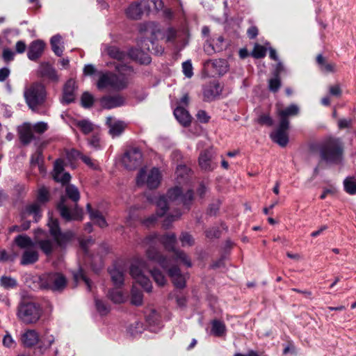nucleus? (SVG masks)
<instances>
[{"label": "nucleus", "instance_id": "obj_22", "mask_svg": "<svg viewBox=\"0 0 356 356\" xmlns=\"http://www.w3.org/2000/svg\"><path fill=\"white\" fill-rule=\"evenodd\" d=\"M277 114L280 118V122L284 121L289 125L288 117L297 115L299 113V107L296 104H291L289 107L282 108L279 104L276 106Z\"/></svg>", "mask_w": 356, "mask_h": 356}, {"label": "nucleus", "instance_id": "obj_53", "mask_svg": "<svg viewBox=\"0 0 356 356\" xmlns=\"http://www.w3.org/2000/svg\"><path fill=\"white\" fill-rule=\"evenodd\" d=\"M95 306L97 310L101 315H106L109 312L108 307L102 300L96 299Z\"/></svg>", "mask_w": 356, "mask_h": 356}, {"label": "nucleus", "instance_id": "obj_8", "mask_svg": "<svg viewBox=\"0 0 356 356\" xmlns=\"http://www.w3.org/2000/svg\"><path fill=\"white\" fill-rule=\"evenodd\" d=\"M343 148L339 140H331L321 150L322 160L327 163L338 164L342 160Z\"/></svg>", "mask_w": 356, "mask_h": 356}, {"label": "nucleus", "instance_id": "obj_34", "mask_svg": "<svg viewBox=\"0 0 356 356\" xmlns=\"http://www.w3.org/2000/svg\"><path fill=\"white\" fill-rule=\"evenodd\" d=\"M87 210L89 212L90 218L92 221L99 227L104 228L107 226L106 221L102 213L96 210H93L91 208L90 204H87Z\"/></svg>", "mask_w": 356, "mask_h": 356}, {"label": "nucleus", "instance_id": "obj_2", "mask_svg": "<svg viewBox=\"0 0 356 356\" xmlns=\"http://www.w3.org/2000/svg\"><path fill=\"white\" fill-rule=\"evenodd\" d=\"M118 74L111 72L99 74L97 87L99 90L110 88L115 90H123L128 86L129 78L131 74L132 68L128 65L115 64Z\"/></svg>", "mask_w": 356, "mask_h": 356}, {"label": "nucleus", "instance_id": "obj_18", "mask_svg": "<svg viewBox=\"0 0 356 356\" xmlns=\"http://www.w3.org/2000/svg\"><path fill=\"white\" fill-rule=\"evenodd\" d=\"M20 340L24 347L31 348L38 343L40 335L35 330L28 329L21 334Z\"/></svg>", "mask_w": 356, "mask_h": 356}, {"label": "nucleus", "instance_id": "obj_3", "mask_svg": "<svg viewBox=\"0 0 356 356\" xmlns=\"http://www.w3.org/2000/svg\"><path fill=\"white\" fill-rule=\"evenodd\" d=\"M193 191L188 190L187 193L182 195V191L179 186H175L168 191L167 197L160 196L156 201L157 211L156 215H152L143 221L146 226H150L157 219V217L163 216L168 209V200L170 201L180 200L184 205H188L193 200Z\"/></svg>", "mask_w": 356, "mask_h": 356}, {"label": "nucleus", "instance_id": "obj_33", "mask_svg": "<svg viewBox=\"0 0 356 356\" xmlns=\"http://www.w3.org/2000/svg\"><path fill=\"white\" fill-rule=\"evenodd\" d=\"M19 138L21 141L27 144L33 138V129L31 124L25 123L19 129Z\"/></svg>", "mask_w": 356, "mask_h": 356}, {"label": "nucleus", "instance_id": "obj_19", "mask_svg": "<svg viewBox=\"0 0 356 356\" xmlns=\"http://www.w3.org/2000/svg\"><path fill=\"white\" fill-rule=\"evenodd\" d=\"M144 10H147L144 8L143 0L140 2H133L125 10L127 17L131 19H139L142 17Z\"/></svg>", "mask_w": 356, "mask_h": 356}, {"label": "nucleus", "instance_id": "obj_23", "mask_svg": "<svg viewBox=\"0 0 356 356\" xmlns=\"http://www.w3.org/2000/svg\"><path fill=\"white\" fill-rule=\"evenodd\" d=\"M213 154L210 150L202 152L199 156V165L205 171L214 170L217 165L213 162Z\"/></svg>", "mask_w": 356, "mask_h": 356}, {"label": "nucleus", "instance_id": "obj_36", "mask_svg": "<svg viewBox=\"0 0 356 356\" xmlns=\"http://www.w3.org/2000/svg\"><path fill=\"white\" fill-rule=\"evenodd\" d=\"M31 165L32 168L38 167L39 172L41 174H44L46 169L42 164V152L38 149L32 156L31 159Z\"/></svg>", "mask_w": 356, "mask_h": 356}, {"label": "nucleus", "instance_id": "obj_37", "mask_svg": "<svg viewBox=\"0 0 356 356\" xmlns=\"http://www.w3.org/2000/svg\"><path fill=\"white\" fill-rule=\"evenodd\" d=\"M51 45L53 51L56 55L60 56L62 55L64 47L62 42V38L59 35L53 36L51 39Z\"/></svg>", "mask_w": 356, "mask_h": 356}, {"label": "nucleus", "instance_id": "obj_49", "mask_svg": "<svg viewBox=\"0 0 356 356\" xmlns=\"http://www.w3.org/2000/svg\"><path fill=\"white\" fill-rule=\"evenodd\" d=\"M179 240L183 247H189L194 244L193 236L187 232H183L179 237Z\"/></svg>", "mask_w": 356, "mask_h": 356}, {"label": "nucleus", "instance_id": "obj_59", "mask_svg": "<svg viewBox=\"0 0 356 356\" xmlns=\"http://www.w3.org/2000/svg\"><path fill=\"white\" fill-rule=\"evenodd\" d=\"M188 169L184 165H179L177 168L176 175L177 176V179H184L186 175H188Z\"/></svg>", "mask_w": 356, "mask_h": 356}, {"label": "nucleus", "instance_id": "obj_45", "mask_svg": "<svg viewBox=\"0 0 356 356\" xmlns=\"http://www.w3.org/2000/svg\"><path fill=\"white\" fill-rule=\"evenodd\" d=\"M143 3L144 4V8L147 11H149L152 6L157 11L163 8V2L162 0H143Z\"/></svg>", "mask_w": 356, "mask_h": 356}, {"label": "nucleus", "instance_id": "obj_9", "mask_svg": "<svg viewBox=\"0 0 356 356\" xmlns=\"http://www.w3.org/2000/svg\"><path fill=\"white\" fill-rule=\"evenodd\" d=\"M24 97L29 108L34 110L45 101L46 91L44 86L38 83L31 84L26 88Z\"/></svg>", "mask_w": 356, "mask_h": 356}, {"label": "nucleus", "instance_id": "obj_13", "mask_svg": "<svg viewBox=\"0 0 356 356\" xmlns=\"http://www.w3.org/2000/svg\"><path fill=\"white\" fill-rule=\"evenodd\" d=\"M204 70L209 76L222 75L227 71V63L224 59L209 60L204 62Z\"/></svg>", "mask_w": 356, "mask_h": 356}, {"label": "nucleus", "instance_id": "obj_50", "mask_svg": "<svg viewBox=\"0 0 356 356\" xmlns=\"http://www.w3.org/2000/svg\"><path fill=\"white\" fill-rule=\"evenodd\" d=\"M266 49L259 44H256L252 51V56L256 58H263L266 56Z\"/></svg>", "mask_w": 356, "mask_h": 356}, {"label": "nucleus", "instance_id": "obj_64", "mask_svg": "<svg viewBox=\"0 0 356 356\" xmlns=\"http://www.w3.org/2000/svg\"><path fill=\"white\" fill-rule=\"evenodd\" d=\"M196 117L197 120L202 123H206L209 122L210 119V117L208 115V114L202 110H200L197 112Z\"/></svg>", "mask_w": 356, "mask_h": 356}, {"label": "nucleus", "instance_id": "obj_5", "mask_svg": "<svg viewBox=\"0 0 356 356\" xmlns=\"http://www.w3.org/2000/svg\"><path fill=\"white\" fill-rule=\"evenodd\" d=\"M104 51L106 52L111 58L117 60L118 62H122L121 64L122 65H127L126 63H123V62L126 61L129 58L136 60L142 64H148L151 61L149 55L138 49H131L129 51V55H127L123 51H120V49L116 47H106Z\"/></svg>", "mask_w": 356, "mask_h": 356}, {"label": "nucleus", "instance_id": "obj_32", "mask_svg": "<svg viewBox=\"0 0 356 356\" xmlns=\"http://www.w3.org/2000/svg\"><path fill=\"white\" fill-rule=\"evenodd\" d=\"M316 63L320 70L324 73H333L336 71V65L327 60L322 55L319 54L316 57Z\"/></svg>", "mask_w": 356, "mask_h": 356}, {"label": "nucleus", "instance_id": "obj_56", "mask_svg": "<svg viewBox=\"0 0 356 356\" xmlns=\"http://www.w3.org/2000/svg\"><path fill=\"white\" fill-rule=\"evenodd\" d=\"M81 103L83 106L87 108L93 104V97L88 92H84L81 97Z\"/></svg>", "mask_w": 356, "mask_h": 356}, {"label": "nucleus", "instance_id": "obj_6", "mask_svg": "<svg viewBox=\"0 0 356 356\" xmlns=\"http://www.w3.org/2000/svg\"><path fill=\"white\" fill-rule=\"evenodd\" d=\"M162 174L157 168H142L136 177V184L149 189L156 188L161 184Z\"/></svg>", "mask_w": 356, "mask_h": 356}, {"label": "nucleus", "instance_id": "obj_27", "mask_svg": "<svg viewBox=\"0 0 356 356\" xmlns=\"http://www.w3.org/2000/svg\"><path fill=\"white\" fill-rule=\"evenodd\" d=\"M223 41L224 38L222 36H218L216 38H213L211 41L207 40L204 46V51L207 54L211 55L215 52L222 51L223 48Z\"/></svg>", "mask_w": 356, "mask_h": 356}, {"label": "nucleus", "instance_id": "obj_62", "mask_svg": "<svg viewBox=\"0 0 356 356\" xmlns=\"http://www.w3.org/2000/svg\"><path fill=\"white\" fill-rule=\"evenodd\" d=\"M353 120L351 118H341L338 120V127L339 129L348 128L351 126Z\"/></svg>", "mask_w": 356, "mask_h": 356}, {"label": "nucleus", "instance_id": "obj_14", "mask_svg": "<svg viewBox=\"0 0 356 356\" xmlns=\"http://www.w3.org/2000/svg\"><path fill=\"white\" fill-rule=\"evenodd\" d=\"M122 161L127 169H134L142 161V153L138 148H131L125 152Z\"/></svg>", "mask_w": 356, "mask_h": 356}, {"label": "nucleus", "instance_id": "obj_21", "mask_svg": "<svg viewBox=\"0 0 356 356\" xmlns=\"http://www.w3.org/2000/svg\"><path fill=\"white\" fill-rule=\"evenodd\" d=\"M54 178L63 184H67L70 181L71 176L68 172H64V165L62 160H57L54 163Z\"/></svg>", "mask_w": 356, "mask_h": 356}, {"label": "nucleus", "instance_id": "obj_58", "mask_svg": "<svg viewBox=\"0 0 356 356\" xmlns=\"http://www.w3.org/2000/svg\"><path fill=\"white\" fill-rule=\"evenodd\" d=\"M33 131L38 134H42L48 129V124L44 122H39L35 123L32 127Z\"/></svg>", "mask_w": 356, "mask_h": 356}, {"label": "nucleus", "instance_id": "obj_46", "mask_svg": "<svg viewBox=\"0 0 356 356\" xmlns=\"http://www.w3.org/2000/svg\"><path fill=\"white\" fill-rule=\"evenodd\" d=\"M149 273H151L154 282L159 285V286H164L166 283V279L164 275L158 269L154 268L153 270H150Z\"/></svg>", "mask_w": 356, "mask_h": 356}, {"label": "nucleus", "instance_id": "obj_1", "mask_svg": "<svg viewBox=\"0 0 356 356\" xmlns=\"http://www.w3.org/2000/svg\"><path fill=\"white\" fill-rule=\"evenodd\" d=\"M176 236L174 234H167L162 236H159L154 233L148 235L144 239L143 243L146 245H149V248L146 250V256L147 259L158 263L165 270L168 272V274L171 278L174 285L177 288L181 289L185 286V275L181 273L178 267L172 264V260L163 257L154 246L157 241L161 242L167 250L174 251V261L179 262L187 267H191V262L188 255L182 250H175L174 246L176 243Z\"/></svg>", "mask_w": 356, "mask_h": 356}, {"label": "nucleus", "instance_id": "obj_16", "mask_svg": "<svg viewBox=\"0 0 356 356\" xmlns=\"http://www.w3.org/2000/svg\"><path fill=\"white\" fill-rule=\"evenodd\" d=\"M140 33L146 36L150 35L152 39H157L161 35V30L159 25L154 22H146L139 25Z\"/></svg>", "mask_w": 356, "mask_h": 356}, {"label": "nucleus", "instance_id": "obj_63", "mask_svg": "<svg viewBox=\"0 0 356 356\" xmlns=\"http://www.w3.org/2000/svg\"><path fill=\"white\" fill-rule=\"evenodd\" d=\"M2 57L6 62H10L14 59L15 53L10 49H4Z\"/></svg>", "mask_w": 356, "mask_h": 356}, {"label": "nucleus", "instance_id": "obj_44", "mask_svg": "<svg viewBox=\"0 0 356 356\" xmlns=\"http://www.w3.org/2000/svg\"><path fill=\"white\" fill-rule=\"evenodd\" d=\"M110 275L113 284L117 286H121L124 282V274L118 269L113 268L110 270Z\"/></svg>", "mask_w": 356, "mask_h": 356}, {"label": "nucleus", "instance_id": "obj_29", "mask_svg": "<svg viewBox=\"0 0 356 356\" xmlns=\"http://www.w3.org/2000/svg\"><path fill=\"white\" fill-rule=\"evenodd\" d=\"M39 254L38 250L34 248H29L24 250L21 259L22 265H29L36 262L38 260Z\"/></svg>", "mask_w": 356, "mask_h": 356}, {"label": "nucleus", "instance_id": "obj_61", "mask_svg": "<svg viewBox=\"0 0 356 356\" xmlns=\"http://www.w3.org/2000/svg\"><path fill=\"white\" fill-rule=\"evenodd\" d=\"M3 344L7 348H12L15 346V341L10 334H6L3 339Z\"/></svg>", "mask_w": 356, "mask_h": 356}, {"label": "nucleus", "instance_id": "obj_35", "mask_svg": "<svg viewBox=\"0 0 356 356\" xmlns=\"http://www.w3.org/2000/svg\"><path fill=\"white\" fill-rule=\"evenodd\" d=\"M14 241L20 249L24 250L34 248L36 243L30 237L24 234L16 236Z\"/></svg>", "mask_w": 356, "mask_h": 356}, {"label": "nucleus", "instance_id": "obj_12", "mask_svg": "<svg viewBox=\"0 0 356 356\" xmlns=\"http://www.w3.org/2000/svg\"><path fill=\"white\" fill-rule=\"evenodd\" d=\"M49 200V192L45 188H41L38 191L37 201L33 202L24 209L23 218H26L29 214H33L34 218L36 220V216L40 214L41 206Z\"/></svg>", "mask_w": 356, "mask_h": 356}, {"label": "nucleus", "instance_id": "obj_48", "mask_svg": "<svg viewBox=\"0 0 356 356\" xmlns=\"http://www.w3.org/2000/svg\"><path fill=\"white\" fill-rule=\"evenodd\" d=\"M74 280L76 282L82 280L85 284L87 286L88 290H91V282L90 280L86 276L83 270L80 269L77 273L74 275Z\"/></svg>", "mask_w": 356, "mask_h": 356}, {"label": "nucleus", "instance_id": "obj_43", "mask_svg": "<svg viewBox=\"0 0 356 356\" xmlns=\"http://www.w3.org/2000/svg\"><path fill=\"white\" fill-rule=\"evenodd\" d=\"M108 297L115 303H122L126 300V296L118 289L111 290L108 293Z\"/></svg>", "mask_w": 356, "mask_h": 356}, {"label": "nucleus", "instance_id": "obj_24", "mask_svg": "<svg viewBox=\"0 0 356 356\" xmlns=\"http://www.w3.org/2000/svg\"><path fill=\"white\" fill-rule=\"evenodd\" d=\"M124 103V99L120 95L105 96L100 99L101 106L106 109H111L120 106Z\"/></svg>", "mask_w": 356, "mask_h": 356}, {"label": "nucleus", "instance_id": "obj_17", "mask_svg": "<svg viewBox=\"0 0 356 356\" xmlns=\"http://www.w3.org/2000/svg\"><path fill=\"white\" fill-rule=\"evenodd\" d=\"M58 209L60 211V216L66 220L81 219V215L79 211H72L69 208L65 197H61V200L58 204Z\"/></svg>", "mask_w": 356, "mask_h": 356}, {"label": "nucleus", "instance_id": "obj_42", "mask_svg": "<svg viewBox=\"0 0 356 356\" xmlns=\"http://www.w3.org/2000/svg\"><path fill=\"white\" fill-rule=\"evenodd\" d=\"M67 196L74 202L76 203L80 198V193L78 188L72 184H68L65 187Z\"/></svg>", "mask_w": 356, "mask_h": 356}, {"label": "nucleus", "instance_id": "obj_52", "mask_svg": "<svg viewBox=\"0 0 356 356\" xmlns=\"http://www.w3.org/2000/svg\"><path fill=\"white\" fill-rule=\"evenodd\" d=\"M24 212V210L22 213V220L23 221V222L20 225L22 231L27 230L28 229H29L31 221V220H29L28 219L29 217L32 216L33 220H34L35 221H37L38 219L40 217V214H39L38 216H36V220H35L34 218V215L33 214H29V216H26V217L24 218H23Z\"/></svg>", "mask_w": 356, "mask_h": 356}, {"label": "nucleus", "instance_id": "obj_40", "mask_svg": "<svg viewBox=\"0 0 356 356\" xmlns=\"http://www.w3.org/2000/svg\"><path fill=\"white\" fill-rule=\"evenodd\" d=\"M211 333L216 337H221L225 334L226 327L224 323L214 320L211 323Z\"/></svg>", "mask_w": 356, "mask_h": 356}, {"label": "nucleus", "instance_id": "obj_60", "mask_svg": "<svg viewBox=\"0 0 356 356\" xmlns=\"http://www.w3.org/2000/svg\"><path fill=\"white\" fill-rule=\"evenodd\" d=\"M258 122L261 124H266L267 126H272L273 124V121L269 115L263 114L261 115L258 120Z\"/></svg>", "mask_w": 356, "mask_h": 356}, {"label": "nucleus", "instance_id": "obj_55", "mask_svg": "<svg viewBox=\"0 0 356 356\" xmlns=\"http://www.w3.org/2000/svg\"><path fill=\"white\" fill-rule=\"evenodd\" d=\"M281 86V81L279 76H275L274 78L269 80V89L272 92H277Z\"/></svg>", "mask_w": 356, "mask_h": 356}, {"label": "nucleus", "instance_id": "obj_11", "mask_svg": "<svg viewBox=\"0 0 356 356\" xmlns=\"http://www.w3.org/2000/svg\"><path fill=\"white\" fill-rule=\"evenodd\" d=\"M41 286L53 291L63 290L67 284L65 277L59 273L44 274L40 277Z\"/></svg>", "mask_w": 356, "mask_h": 356}, {"label": "nucleus", "instance_id": "obj_15", "mask_svg": "<svg viewBox=\"0 0 356 356\" xmlns=\"http://www.w3.org/2000/svg\"><path fill=\"white\" fill-rule=\"evenodd\" d=\"M289 125L284 121L280 122L277 129L270 134L271 139L281 147H285L289 142L288 129Z\"/></svg>", "mask_w": 356, "mask_h": 356}, {"label": "nucleus", "instance_id": "obj_54", "mask_svg": "<svg viewBox=\"0 0 356 356\" xmlns=\"http://www.w3.org/2000/svg\"><path fill=\"white\" fill-rule=\"evenodd\" d=\"M182 70L184 75L191 78L193 75V66L190 60L185 61L182 63Z\"/></svg>", "mask_w": 356, "mask_h": 356}, {"label": "nucleus", "instance_id": "obj_4", "mask_svg": "<svg viewBox=\"0 0 356 356\" xmlns=\"http://www.w3.org/2000/svg\"><path fill=\"white\" fill-rule=\"evenodd\" d=\"M48 227L54 240L43 239L36 241L40 249L46 254H50L58 246L62 247L70 241L73 237L71 232H61L58 220L49 216Z\"/></svg>", "mask_w": 356, "mask_h": 356}, {"label": "nucleus", "instance_id": "obj_38", "mask_svg": "<svg viewBox=\"0 0 356 356\" xmlns=\"http://www.w3.org/2000/svg\"><path fill=\"white\" fill-rule=\"evenodd\" d=\"M71 154L73 156H79L81 159L90 168L93 170L99 169V165L96 161L92 160L90 157L82 154L81 152L76 150H72Z\"/></svg>", "mask_w": 356, "mask_h": 356}, {"label": "nucleus", "instance_id": "obj_41", "mask_svg": "<svg viewBox=\"0 0 356 356\" xmlns=\"http://www.w3.org/2000/svg\"><path fill=\"white\" fill-rule=\"evenodd\" d=\"M344 190L350 195L356 194V179L353 177H347L343 181Z\"/></svg>", "mask_w": 356, "mask_h": 356}, {"label": "nucleus", "instance_id": "obj_28", "mask_svg": "<svg viewBox=\"0 0 356 356\" xmlns=\"http://www.w3.org/2000/svg\"><path fill=\"white\" fill-rule=\"evenodd\" d=\"M222 88L218 83L212 82L204 88V97L207 101H211L218 96Z\"/></svg>", "mask_w": 356, "mask_h": 356}, {"label": "nucleus", "instance_id": "obj_57", "mask_svg": "<svg viewBox=\"0 0 356 356\" xmlns=\"http://www.w3.org/2000/svg\"><path fill=\"white\" fill-rule=\"evenodd\" d=\"M54 337L51 334H46L44 336L41 343L42 345L40 346L41 348H49L52 343L54 342Z\"/></svg>", "mask_w": 356, "mask_h": 356}, {"label": "nucleus", "instance_id": "obj_39", "mask_svg": "<svg viewBox=\"0 0 356 356\" xmlns=\"http://www.w3.org/2000/svg\"><path fill=\"white\" fill-rule=\"evenodd\" d=\"M75 125L78 127L84 134H88L92 132L95 129V124L88 120L76 121Z\"/></svg>", "mask_w": 356, "mask_h": 356}, {"label": "nucleus", "instance_id": "obj_47", "mask_svg": "<svg viewBox=\"0 0 356 356\" xmlns=\"http://www.w3.org/2000/svg\"><path fill=\"white\" fill-rule=\"evenodd\" d=\"M131 303L135 305H140L143 302V293L134 285L131 290Z\"/></svg>", "mask_w": 356, "mask_h": 356}, {"label": "nucleus", "instance_id": "obj_20", "mask_svg": "<svg viewBox=\"0 0 356 356\" xmlns=\"http://www.w3.org/2000/svg\"><path fill=\"white\" fill-rule=\"evenodd\" d=\"M106 123L109 128V134L112 137L120 136L126 127V124L124 122L118 120L111 116L106 118Z\"/></svg>", "mask_w": 356, "mask_h": 356}, {"label": "nucleus", "instance_id": "obj_7", "mask_svg": "<svg viewBox=\"0 0 356 356\" xmlns=\"http://www.w3.org/2000/svg\"><path fill=\"white\" fill-rule=\"evenodd\" d=\"M42 310L36 303L22 302L18 308L17 316L25 324H35L40 318Z\"/></svg>", "mask_w": 356, "mask_h": 356}, {"label": "nucleus", "instance_id": "obj_30", "mask_svg": "<svg viewBox=\"0 0 356 356\" xmlns=\"http://www.w3.org/2000/svg\"><path fill=\"white\" fill-rule=\"evenodd\" d=\"M39 74L53 81H56L58 79L55 69L48 63H42L40 65Z\"/></svg>", "mask_w": 356, "mask_h": 356}, {"label": "nucleus", "instance_id": "obj_31", "mask_svg": "<svg viewBox=\"0 0 356 356\" xmlns=\"http://www.w3.org/2000/svg\"><path fill=\"white\" fill-rule=\"evenodd\" d=\"M174 115L178 122L184 127L188 126L191 122V115L183 107L178 106L174 111Z\"/></svg>", "mask_w": 356, "mask_h": 356}, {"label": "nucleus", "instance_id": "obj_25", "mask_svg": "<svg viewBox=\"0 0 356 356\" xmlns=\"http://www.w3.org/2000/svg\"><path fill=\"white\" fill-rule=\"evenodd\" d=\"M44 46L45 44L42 40L33 41L29 47L28 58L31 60H36L42 56Z\"/></svg>", "mask_w": 356, "mask_h": 356}, {"label": "nucleus", "instance_id": "obj_26", "mask_svg": "<svg viewBox=\"0 0 356 356\" xmlns=\"http://www.w3.org/2000/svg\"><path fill=\"white\" fill-rule=\"evenodd\" d=\"M74 90L75 81L70 79L67 81L63 88V97L61 100L63 104H70L74 100Z\"/></svg>", "mask_w": 356, "mask_h": 356}, {"label": "nucleus", "instance_id": "obj_10", "mask_svg": "<svg viewBox=\"0 0 356 356\" xmlns=\"http://www.w3.org/2000/svg\"><path fill=\"white\" fill-rule=\"evenodd\" d=\"M146 267V262L143 259H138L130 267V275L135 282L140 285L147 292H151L152 286L150 280L146 277L142 268Z\"/></svg>", "mask_w": 356, "mask_h": 356}, {"label": "nucleus", "instance_id": "obj_51", "mask_svg": "<svg viewBox=\"0 0 356 356\" xmlns=\"http://www.w3.org/2000/svg\"><path fill=\"white\" fill-rule=\"evenodd\" d=\"M0 282L1 285L5 288H13L17 285L16 280L10 277H2L1 278Z\"/></svg>", "mask_w": 356, "mask_h": 356}]
</instances>
